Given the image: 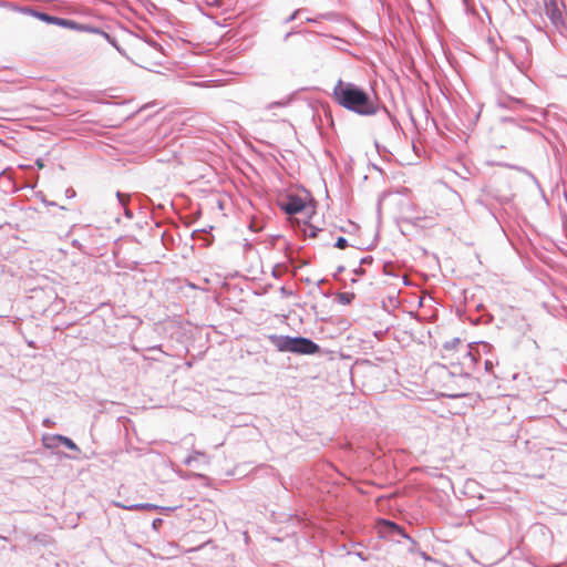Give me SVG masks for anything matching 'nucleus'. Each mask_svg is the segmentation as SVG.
Returning <instances> with one entry per match:
<instances>
[{"label": "nucleus", "instance_id": "obj_1", "mask_svg": "<svg viewBox=\"0 0 567 567\" xmlns=\"http://www.w3.org/2000/svg\"><path fill=\"white\" fill-rule=\"evenodd\" d=\"M332 95L339 105L360 115H373L378 111L377 102L364 90L352 83L339 80Z\"/></svg>", "mask_w": 567, "mask_h": 567}, {"label": "nucleus", "instance_id": "obj_2", "mask_svg": "<svg viewBox=\"0 0 567 567\" xmlns=\"http://www.w3.org/2000/svg\"><path fill=\"white\" fill-rule=\"evenodd\" d=\"M269 340L279 351H287L301 354H315L320 348L310 339L298 337L270 336Z\"/></svg>", "mask_w": 567, "mask_h": 567}, {"label": "nucleus", "instance_id": "obj_3", "mask_svg": "<svg viewBox=\"0 0 567 567\" xmlns=\"http://www.w3.org/2000/svg\"><path fill=\"white\" fill-rule=\"evenodd\" d=\"M282 208L289 215L298 214L306 208V199L290 195L287 197V202L282 204Z\"/></svg>", "mask_w": 567, "mask_h": 567}, {"label": "nucleus", "instance_id": "obj_4", "mask_svg": "<svg viewBox=\"0 0 567 567\" xmlns=\"http://www.w3.org/2000/svg\"><path fill=\"white\" fill-rule=\"evenodd\" d=\"M545 13L554 23L561 22L563 12L558 6L557 0H547L545 2Z\"/></svg>", "mask_w": 567, "mask_h": 567}, {"label": "nucleus", "instance_id": "obj_5", "mask_svg": "<svg viewBox=\"0 0 567 567\" xmlns=\"http://www.w3.org/2000/svg\"><path fill=\"white\" fill-rule=\"evenodd\" d=\"M58 25L71 30H82V27L75 21L63 18H60Z\"/></svg>", "mask_w": 567, "mask_h": 567}, {"label": "nucleus", "instance_id": "obj_6", "mask_svg": "<svg viewBox=\"0 0 567 567\" xmlns=\"http://www.w3.org/2000/svg\"><path fill=\"white\" fill-rule=\"evenodd\" d=\"M40 20L47 22V23H50V24H55L58 25L59 24V20L60 18L58 17H53V16H49L47 13H37L35 14Z\"/></svg>", "mask_w": 567, "mask_h": 567}, {"label": "nucleus", "instance_id": "obj_7", "mask_svg": "<svg viewBox=\"0 0 567 567\" xmlns=\"http://www.w3.org/2000/svg\"><path fill=\"white\" fill-rule=\"evenodd\" d=\"M353 297V293L343 292L339 295V300L340 302L348 305L352 301Z\"/></svg>", "mask_w": 567, "mask_h": 567}, {"label": "nucleus", "instance_id": "obj_8", "mask_svg": "<svg viewBox=\"0 0 567 567\" xmlns=\"http://www.w3.org/2000/svg\"><path fill=\"white\" fill-rule=\"evenodd\" d=\"M336 247L339 249H344L348 247V241L344 237H339L336 241Z\"/></svg>", "mask_w": 567, "mask_h": 567}, {"label": "nucleus", "instance_id": "obj_9", "mask_svg": "<svg viewBox=\"0 0 567 567\" xmlns=\"http://www.w3.org/2000/svg\"><path fill=\"white\" fill-rule=\"evenodd\" d=\"M59 440L68 447L70 449H75V444L72 442V440L68 439V437H64V436H59Z\"/></svg>", "mask_w": 567, "mask_h": 567}, {"label": "nucleus", "instance_id": "obj_10", "mask_svg": "<svg viewBox=\"0 0 567 567\" xmlns=\"http://www.w3.org/2000/svg\"><path fill=\"white\" fill-rule=\"evenodd\" d=\"M466 394H467V392H465V391H452L447 395L451 398H462V396H465Z\"/></svg>", "mask_w": 567, "mask_h": 567}, {"label": "nucleus", "instance_id": "obj_11", "mask_svg": "<svg viewBox=\"0 0 567 567\" xmlns=\"http://www.w3.org/2000/svg\"><path fill=\"white\" fill-rule=\"evenodd\" d=\"M153 506L150 505V504H143V505H136L134 506V508H141V509H148V508H152Z\"/></svg>", "mask_w": 567, "mask_h": 567}, {"label": "nucleus", "instance_id": "obj_12", "mask_svg": "<svg viewBox=\"0 0 567 567\" xmlns=\"http://www.w3.org/2000/svg\"><path fill=\"white\" fill-rule=\"evenodd\" d=\"M35 165L38 166V168L42 169L44 167V163L41 158L37 159L35 162Z\"/></svg>", "mask_w": 567, "mask_h": 567}]
</instances>
